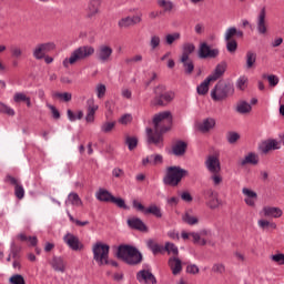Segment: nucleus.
Masks as SVG:
<instances>
[{
    "label": "nucleus",
    "instance_id": "obj_1",
    "mask_svg": "<svg viewBox=\"0 0 284 284\" xmlns=\"http://www.w3.org/2000/svg\"><path fill=\"white\" fill-rule=\"evenodd\" d=\"M154 131L150 128L146 129V143L149 145H156L163 148V134L170 132L172 128V112L164 111L153 116Z\"/></svg>",
    "mask_w": 284,
    "mask_h": 284
},
{
    "label": "nucleus",
    "instance_id": "obj_2",
    "mask_svg": "<svg viewBox=\"0 0 284 284\" xmlns=\"http://www.w3.org/2000/svg\"><path fill=\"white\" fill-rule=\"evenodd\" d=\"M116 258L134 267L135 265H141L143 263V254L136 246L130 244H121L118 246V251L115 253Z\"/></svg>",
    "mask_w": 284,
    "mask_h": 284
},
{
    "label": "nucleus",
    "instance_id": "obj_3",
    "mask_svg": "<svg viewBox=\"0 0 284 284\" xmlns=\"http://www.w3.org/2000/svg\"><path fill=\"white\" fill-rule=\"evenodd\" d=\"M154 98L151 100V108H165L174 101L176 93L174 91H168V87L164 84H158L153 88Z\"/></svg>",
    "mask_w": 284,
    "mask_h": 284
},
{
    "label": "nucleus",
    "instance_id": "obj_4",
    "mask_svg": "<svg viewBox=\"0 0 284 284\" xmlns=\"http://www.w3.org/2000/svg\"><path fill=\"white\" fill-rule=\"evenodd\" d=\"M94 52V47L90 44L81 45L72 51L70 58H65L62 61V65L64 68H70V65H74V63H79V61H85V59H90V57H93Z\"/></svg>",
    "mask_w": 284,
    "mask_h": 284
},
{
    "label": "nucleus",
    "instance_id": "obj_5",
    "mask_svg": "<svg viewBox=\"0 0 284 284\" xmlns=\"http://www.w3.org/2000/svg\"><path fill=\"white\" fill-rule=\"evenodd\" d=\"M189 174L190 172L180 165L168 166L163 178V183L170 187H176Z\"/></svg>",
    "mask_w": 284,
    "mask_h": 284
},
{
    "label": "nucleus",
    "instance_id": "obj_6",
    "mask_svg": "<svg viewBox=\"0 0 284 284\" xmlns=\"http://www.w3.org/2000/svg\"><path fill=\"white\" fill-rule=\"evenodd\" d=\"M93 261L101 267L110 265V245L97 242L92 247Z\"/></svg>",
    "mask_w": 284,
    "mask_h": 284
},
{
    "label": "nucleus",
    "instance_id": "obj_7",
    "mask_svg": "<svg viewBox=\"0 0 284 284\" xmlns=\"http://www.w3.org/2000/svg\"><path fill=\"white\" fill-rule=\"evenodd\" d=\"M232 94H234V84L220 81L212 89L211 99L213 101H224V99L232 97Z\"/></svg>",
    "mask_w": 284,
    "mask_h": 284
},
{
    "label": "nucleus",
    "instance_id": "obj_8",
    "mask_svg": "<svg viewBox=\"0 0 284 284\" xmlns=\"http://www.w3.org/2000/svg\"><path fill=\"white\" fill-rule=\"evenodd\" d=\"M221 54V51L216 48L211 49L207 42L200 43L197 57L199 59H216Z\"/></svg>",
    "mask_w": 284,
    "mask_h": 284
},
{
    "label": "nucleus",
    "instance_id": "obj_9",
    "mask_svg": "<svg viewBox=\"0 0 284 284\" xmlns=\"http://www.w3.org/2000/svg\"><path fill=\"white\" fill-rule=\"evenodd\" d=\"M63 241L70 250L73 252H81L83 250V243H81V240H79V236L72 234V233H67L63 236Z\"/></svg>",
    "mask_w": 284,
    "mask_h": 284
},
{
    "label": "nucleus",
    "instance_id": "obj_10",
    "mask_svg": "<svg viewBox=\"0 0 284 284\" xmlns=\"http://www.w3.org/2000/svg\"><path fill=\"white\" fill-rule=\"evenodd\" d=\"M204 165L211 174H221V160L216 155H209Z\"/></svg>",
    "mask_w": 284,
    "mask_h": 284
},
{
    "label": "nucleus",
    "instance_id": "obj_11",
    "mask_svg": "<svg viewBox=\"0 0 284 284\" xmlns=\"http://www.w3.org/2000/svg\"><path fill=\"white\" fill-rule=\"evenodd\" d=\"M203 196L206 201V205L211 207V210H216L221 202L219 201V193L214 192L212 189H206L203 191Z\"/></svg>",
    "mask_w": 284,
    "mask_h": 284
},
{
    "label": "nucleus",
    "instance_id": "obj_12",
    "mask_svg": "<svg viewBox=\"0 0 284 284\" xmlns=\"http://www.w3.org/2000/svg\"><path fill=\"white\" fill-rule=\"evenodd\" d=\"M51 50H54V43L52 42L38 44L33 50V57L38 61H41V59H45V53L50 52Z\"/></svg>",
    "mask_w": 284,
    "mask_h": 284
},
{
    "label": "nucleus",
    "instance_id": "obj_13",
    "mask_svg": "<svg viewBox=\"0 0 284 284\" xmlns=\"http://www.w3.org/2000/svg\"><path fill=\"white\" fill-rule=\"evenodd\" d=\"M113 50L110 45L102 44L97 51V59L100 63H108L112 57Z\"/></svg>",
    "mask_w": 284,
    "mask_h": 284
},
{
    "label": "nucleus",
    "instance_id": "obj_14",
    "mask_svg": "<svg viewBox=\"0 0 284 284\" xmlns=\"http://www.w3.org/2000/svg\"><path fill=\"white\" fill-rule=\"evenodd\" d=\"M267 17V12L265 11V7H263L257 16L256 28L258 34H267V23L265 22V18Z\"/></svg>",
    "mask_w": 284,
    "mask_h": 284
},
{
    "label": "nucleus",
    "instance_id": "obj_15",
    "mask_svg": "<svg viewBox=\"0 0 284 284\" xmlns=\"http://www.w3.org/2000/svg\"><path fill=\"white\" fill-rule=\"evenodd\" d=\"M97 110H99V105L94 104L93 98L87 100V123H94V115L97 114Z\"/></svg>",
    "mask_w": 284,
    "mask_h": 284
},
{
    "label": "nucleus",
    "instance_id": "obj_16",
    "mask_svg": "<svg viewBox=\"0 0 284 284\" xmlns=\"http://www.w3.org/2000/svg\"><path fill=\"white\" fill-rule=\"evenodd\" d=\"M141 21H143L141 16L125 17L119 20L118 26L120 29L131 28V26H136L141 23Z\"/></svg>",
    "mask_w": 284,
    "mask_h": 284
},
{
    "label": "nucleus",
    "instance_id": "obj_17",
    "mask_svg": "<svg viewBox=\"0 0 284 284\" xmlns=\"http://www.w3.org/2000/svg\"><path fill=\"white\" fill-rule=\"evenodd\" d=\"M136 281L139 283H151V284H156V277L152 272L148 270H141L136 273Z\"/></svg>",
    "mask_w": 284,
    "mask_h": 284
},
{
    "label": "nucleus",
    "instance_id": "obj_18",
    "mask_svg": "<svg viewBox=\"0 0 284 284\" xmlns=\"http://www.w3.org/2000/svg\"><path fill=\"white\" fill-rule=\"evenodd\" d=\"M227 71V62L222 61L219 64H216L214 71L207 77L210 80L219 81L223 74Z\"/></svg>",
    "mask_w": 284,
    "mask_h": 284
},
{
    "label": "nucleus",
    "instance_id": "obj_19",
    "mask_svg": "<svg viewBox=\"0 0 284 284\" xmlns=\"http://www.w3.org/2000/svg\"><path fill=\"white\" fill-rule=\"evenodd\" d=\"M126 225L131 230H138V232H148V225L143 222V220L139 217H130L126 221Z\"/></svg>",
    "mask_w": 284,
    "mask_h": 284
},
{
    "label": "nucleus",
    "instance_id": "obj_20",
    "mask_svg": "<svg viewBox=\"0 0 284 284\" xmlns=\"http://www.w3.org/2000/svg\"><path fill=\"white\" fill-rule=\"evenodd\" d=\"M168 263L173 276H179L183 272V262L179 257H170Z\"/></svg>",
    "mask_w": 284,
    "mask_h": 284
},
{
    "label": "nucleus",
    "instance_id": "obj_21",
    "mask_svg": "<svg viewBox=\"0 0 284 284\" xmlns=\"http://www.w3.org/2000/svg\"><path fill=\"white\" fill-rule=\"evenodd\" d=\"M261 214L266 219H278L280 216H283V211L274 206H264Z\"/></svg>",
    "mask_w": 284,
    "mask_h": 284
},
{
    "label": "nucleus",
    "instance_id": "obj_22",
    "mask_svg": "<svg viewBox=\"0 0 284 284\" xmlns=\"http://www.w3.org/2000/svg\"><path fill=\"white\" fill-rule=\"evenodd\" d=\"M271 150H281V143L276 140H267L262 142V145H260L262 154H267Z\"/></svg>",
    "mask_w": 284,
    "mask_h": 284
},
{
    "label": "nucleus",
    "instance_id": "obj_23",
    "mask_svg": "<svg viewBox=\"0 0 284 284\" xmlns=\"http://www.w3.org/2000/svg\"><path fill=\"white\" fill-rule=\"evenodd\" d=\"M185 152H187V143L185 141L179 140L172 146V154H174V156H184Z\"/></svg>",
    "mask_w": 284,
    "mask_h": 284
},
{
    "label": "nucleus",
    "instance_id": "obj_24",
    "mask_svg": "<svg viewBox=\"0 0 284 284\" xmlns=\"http://www.w3.org/2000/svg\"><path fill=\"white\" fill-rule=\"evenodd\" d=\"M51 267L54 270V272H65V260L61 256H53L50 262Z\"/></svg>",
    "mask_w": 284,
    "mask_h": 284
},
{
    "label": "nucleus",
    "instance_id": "obj_25",
    "mask_svg": "<svg viewBox=\"0 0 284 284\" xmlns=\"http://www.w3.org/2000/svg\"><path fill=\"white\" fill-rule=\"evenodd\" d=\"M196 50V45L192 42H185L182 47V55L180 61H187L190 59V54L194 53Z\"/></svg>",
    "mask_w": 284,
    "mask_h": 284
},
{
    "label": "nucleus",
    "instance_id": "obj_26",
    "mask_svg": "<svg viewBox=\"0 0 284 284\" xmlns=\"http://www.w3.org/2000/svg\"><path fill=\"white\" fill-rule=\"evenodd\" d=\"M95 197L102 203H112L114 195H112V193L105 189H99V191L95 193Z\"/></svg>",
    "mask_w": 284,
    "mask_h": 284
},
{
    "label": "nucleus",
    "instance_id": "obj_27",
    "mask_svg": "<svg viewBox=\"0 0 284 284\" xmlns=\"http://www.w3.org/2000/svg\"><path fill=\"white\" fill-rule=\"evenodd\" d=\"M216 126V120L214 118H206L199 125L200 132H210V130H214Z\"/></svg>",
    "mask_w": 284,
    "mask_h": 284
},
{
    "label": "nucleus",
    "instance_id": "obj_28",
    "mask_svg": "<svg viewBox=\"0 0 284 284\" xmlns=\"http://www.w3.org/2000/svg\"><path fill=\"white\" fill-rule=\"evenodd\" d=\"M258 165V155L254 152H250L243 160L240 161V165L245 166V165Z\"/></svg>",
    "mask_w": 284,
    "mask_h": 284
},
{
    "label": "nucleus",
    "instance_id": "obj_29",
    "mask_svg": "<svg viewBox=\"0 0 284 284\" xmlns=\"http://www.w3.org/2000/svg\"><path fill=\"white\" fill-rule=\"evenodd\" d=\"M212 82H213L212 80L206 78L200 85H197L196 88L197 94H200L201 97H205V94L210 92V83Z\"/></svg>",
    "mask_w": 284,
    "mask_h": 284
},
{
    "label": "nucleus",
    "instance_id": "obj_30",
    "mask_svg": "<svg viewBox=\"0 0 284 284\" xmlns=\"http://www.w3.org/2000/svg\"><path fill=\"white\" fill-rule=\"evenodd\" d=\"M235 110L239 114H248V112H252V105L247 101L242 100L237 102Z\"/></svg>",
    "mask_w": 284,
    "mask_h": 284
},
{
    "label": "nucleus",
    "instance_id": "obj_31",
    "mask_svg": "<svg viewBox=\"0 0 284 284\" xmlns=\"http://www.w3.org/2000/svg\"><path fill=\"white\" fill-rule=\"evenodd\" d=\"M158 7L162 8L163 12H172L174 2L172 0H156Z\"/></svg>",
    "mask_w": 284,
    "mask_h": 284
},
{
    "label": "nucleus",
    "instance_id": "obj_32",
    "mask_svg": "<svg viewBox=\"0 0 284 284\" xmlns=\"http://www.w3.org/2000/svg\"><path fill=\"white\" fill-rule=\"evenodd\" d=\"M182 221L183 223H186V225H196L199 223V217L193 216L192 210H189L182 215Z\"/></svg>",
    "mask_w": 284,
    "mask_h": 284
},
{
    "label": "nucleus",
    "instance_id": "obj_33",
    "mask_svg": "<svg viewBox=\"0 0 284 284\" xmlns=\"http://www.w3.org/2000/svg\"><path fill=\"white\" fill-rule=\"evenodd\" d=\"M146 247H149L151 250L152 254H154V255L161 254V252H164V246L154 242V240H149L146 242Z\"/></svg>",
    "mask_w": 284,
    "mask_h": 284
},
{
    "label": "nucleus",
    "instance_id": "obj_34",
    "mask_svg": "<svg viewBox=\"0 0 284 284\" xmlns=\"http://www.w3.org/2000/svg\"><path fill=\"white\" fill-rule=\"evenodd\" d=\"M152 214L155 219H162L163 212H161V207L156 206V204H152L146 207L145 215Z\"/></svg>",
    "mask_w": 284,
    "mask_h": 284
},
{
    "label": "nucleus",
    "instance_id": "obj_35",
    "mask_svg": "<svg viewBox=\"0 0 284 284\" xmlns=\"http://www.w3.org/2000/svg\"><path fill=\"white\" fill-rule=\"evenodd\" d=\"M246 70H252L256 63V53L253 51H247L246 52Z\"/></svg>",
    "mask_w": 284,
    "mask_h": 284
},
{
    "label": "nucleus",
    "instance_id": "obj_36",
    "mask_svg": "<svg viewBox=\"0 0 284 284\" xmlns=\"http://www.w3.org/2000/svg\"><path fill=\"white\" fill-rule=\"evenodd\" d=\"M125 145H128L130 152L136 150V146L139 145V139L136 136H130L128 135L124 140Z\"/></svg>",
    "mask_w": 284,
    "mask_h": 284
},
{
    "label": "nucleus",
    "instance_id": "obj_37",
    "mask_svg": "<svg viewBox=\"0 0 284 284\" xmlns=\"http://www.w3.org/2000/svg\"><path fill=\"white\" fill-rule=\"evenodd\" d=\"M164 252L168 254H173V257H179V246L172 242H166L164 245Z\"/></svg>",
    "mask_w": 284,
    "mask_h": 284
},
{
    "label": "nucleus",
    "instance_id": "obj_38",
    "mask_svg": "<svg viewBox=\"0 0 284 284\" xmlns=\"http://www.w3.org/2000/svg\"><path fill=\"white\" fill-rule=\"evenodd\" d=\"M68 201L71 202V205H75L77 207H80V205H83V201H81L79 193L71 192L68 195Z\"/></svg>",
    "mask_w": 284,
    "mask_h": 284
},
{
    "label": "nucleus",
    "instance_id": "obj_39",
    "mask_svg": "<svg viewBox=\"0 0 284 284\" xmlns=\"http://www.w3.org/2000/svg\"><path fill=\"white\" fill-rule=\"evenodd\" d=\"M99 14V2L98 1H92L89 4V13H88V19H92V17H97Z\"/></svg>",
    "mask_w": 284,
    "mask_h": 284
},
{
    "label": "nucleus",
    "instance_id": "obj_40",
    "mask_svg": "<svg viewBox=\"0 0 284 284\" xmlns=\"http://www.w3.org/2000/svg\"><path fill=\"white\" fill-rule=\"evenodd\" d=\"M180 39H181V33L173 32V33L166 34L164 41L166 45H172L175 41H179Z\"/></svg>",
    "mask_w": 284,
    "mask_h": 284
},
{
    "label": "nucleus",
    "instance_id": "obj_41",
    "mask_svg": "<svg viewBox=\"0 0 284 284\" xmlns=\"http://www.w3.org/2000/svg\"><path fill=\"white\" fill-rule=\"evenodd\" d=\"M53 99H60V101H64V103H69V101H72V93L70 92H55L52 94Z\"/></svg>",
    "mask_w": 284,
    "mask_h": 284
},
{
    "label": "nucleus",
    "instance_id": "obj_42",
    "mask_svg": "<svg viewBox=\"0 0 284 284\" xmlns=\"http://www.w3.org/2000/svg\"><path fill=\"white\" fill-rule=\"evenodd\" d=\"M185 74H192L194 72V62L190 58L185 61H181Z\"/></svg>",
    "mask_w": 284,
    "mask_h": 284
},
{
    "label": "nucleus",
    "instance_id": "obj_43",
    "mask_svg": "<svg viewBox=\"0 0 284 284\" xmlns=\"http://www.w3.org/2000/svg\"><path fill=\"white\" fill-rule=\"evenodd\" d=\"M257 225L262 229V230H276V224L272 223L267 220H258Z\"/></svg>",
    "mask_w": 284,
    "mask_h": 284
},
{
    "label": "nucleus",
    "instance_id": "obj_44",
    "mask_svg": "<svg viewBox=\"0 0 284 284\" xmlns=\"http://www.w3.org/2000/svg\"><path fill=\"white\" fill-rule=\"evenodd\" d=\"M226 41V50L230 54H234L236 50H239V42L236 40H225Z\"/></svg>",
    "mask_w": 284,
    "mask_h": 284
},
{
    "label": "nucleus",
    "instance_id": "obj_45",
    "mask_svg": "<svg viewBox=\"0 0 284 284\" xmlns=\"http://www.w3.org/2000/svg\"><path fill=\"white\" fill-rule=\"evenodd\" d=\"M111 203H114L121 210H130V206L125 204V200L113 196Z\"/></svg>",
    "mask_w": 284,
    "mask_h": 284
},
{
    "label": "nucleus",
    "instance_id": "obj_46",
    "mask_svg": "<svg viewBox=\"0 0 284 284\" xmlns=\"http://www.w3.org/2000/svg\"><path fill=\"white\" fill-rule=\"evenodd\" d=\"M239 139H241V134H239L237 132L231 131L226 134V141L231 145H234V143H236Z\"/></svg>",
    "mask_w": 284,
    "mask_h": 284
},
{
    "label": "nucleus",
    "instance_id": "obj_47",
    "mask_svg": "<svg viewBox=\"0 0 284 284\" xmlns=\"http://www.w3.org/2000/svg\"><path fill=\"white\" fill-rule=\"evenodd\" d=\"M191 236L195 245H207V241H205V239H201V234L196 232H192Z\"/></svg>",
    "mask_w": 284,
    "mask_h": 284
},
{
    "label": "nucleus",
    "instance_id": "obj_48",
    "mask_svg": "<svg viewBox=\"0 0 284 284\" xmlns=\"http://www.w3.org/2000/svg\"><path fill=\"white\" fill-rule=\"evenodd\" d=\"M234 37H236V27H230L224 34V41L234 40Z\"/></svg>",
    "mask_w": 284,
    "mask_h": 284
},
{
    "label": "nucleus",
    "instance_id": "obj_49",
    "mask_svg": "<svg viewBox=\"0 0 284 284\" xmlns=\"http://www.w3.org/2000/svg\"><path fill=\"white\" fill-rule=\"evenodd\" d=\"M262 79H266L268 81L271 88H276V85H278V77H276V75L263 74Z\"/></svg>",
    "mask_w": 284,
    "mask_h": 284
},
{
    "label": "nucleus",
    "instance_id": "obj_50",
    "mask_svg": "<svg viewBox=\"0 0 284 284\" xmlns=\"http://www.w3.org/2000/svg\"><path fill=\"white\" fill-rule=\"evenodd\" d=\"M9 283L11 284H26V278L21 274H14L10 277Z\"/></svg>",
    "mask_w": 284,
    "mask_h": 284
},
{
    "label": "nucleus",
    "instance_id": "obj_51",
    "mask_svg": "<svg viewBox=\"0 0 284 284\" xmlns=\"http://www.w3.org/2000/svg\"><path fill=\"white\" fill-rule=\"evenodd\" d=\"M114 125H116V122H104L101 125V132L108 134V132H112V130H114Z\"/></svg>",
    "mask_w": 284,
    "mask_h": 284
},
{
    "label": "nucleus",
    "instance_id": "obj_52",
    "mask_svg": "<svg viewBox=\"0 0 284 284\" xmlns=\"http://www.w3.org/2000/svg\"><path fill=\"white\" fill-rule=\"evenodd\" d=\"M150 159V165H161V163H163V155L161 154H152Z\"/></svg>",
    "mask_w": 284,
    "mask_h": 284
},
{
    "label": "nucleus",
    "instance_id": "obj_53",
    "mask_svg": "<svg viewBox=\"0 0 284 284\" xmlns=\"http://www.w3.org/2000/svg\"><path fill=\"white\" fill-rule=\"evenodd\" d=\"M212 272H214V274H225V264L223 263L213 264Z\"/></svg>",
    "mask_w": 284,
    "mask_h": 284
},
{
    "label": "nucleus",
    "instance_id": "obj_54",
    "mask_svg": "<svg viewBox=\"0 0 284 284\" xmlns=\"http://www.w3.org/2000/svg\"><path fill=\"white\" fill-rule=\"evenodd\" d=\"M11 57L13 59H21L23 57V50L20 47H11Z\"/></svg>",
    "mask_w": 284,
    "mask_h": 284
},
{
    "label": "nucleus",
    "instance_id": "obj_55",
    "mask_svg": "<svg viewBox=\"0 0 284 284\" xmlns=\"http://www.w3.org/2000/svg\"><path fill=\"white\" fill-rule=\"evenodd\" d=\"M0 105H1L0 112H2V114H8V116H14L16 114L14 109L6 105L3 102L0 103Z\"/></svg>",
    "mask_w": 284,
    "mask_h": 284
},
{
    "label": "nucleus",
    "instance_id": "obj_56",
    "mask_svg": "<svg viewBox=\"0 0 284 284\" xmlns=\"http://www.w3.org/2000/svg\"><path fill=\"white\" fill-rule=\"evenodd\" d=\"M14 194L21 201V199H23V196H26V190L23 189V185H20V184L16 185Z\"/></svg>",
    "mask_w": 284,
    "mask_h": 284
},
{
    "label": "nucleus",
    "instance_id": "obj_57",
    "mask_svg": "<svg viewBox=\"0 0 284 284\" xmlns=\"http://www.w3.org/2000/svg\"><path fill=\"white\" fill-rule=\"evenodd\" d=\"M133 210H136V212H142V214H145L148 211V207H145L141 202L134 200L132 204Z\"/></svg>",
    "mask_w": 284,
    "mask_h": 284
},
{
    "label": "nucleus",
    "instance_id": "obj_58",
    "mask_svg": "<svg viewBox=\"0 0 284 284\" xmlns=\"http://www.w3.org/2000/svg\"><path fill=\"white\" fill-rule=\"evenodd\" d=\"M150 45L152 50H156L161 45V38L159 36H152L150 40Z\"/></svg>",
    "mask_w": 284,
    "mask_h": 284
},
{
    "label": "nucleus",
    "instance_id": "obj_59",
    "mask_svg": "<svg viewBox=\"0 0 284 284\" xmlns=\"http://www.w3.org/2000/svg\"><path fill=\"white\" fill-rule=\"evenodd\" d=\"M271 261H273V263H277V265H284V254L278 253L275 255H271Z\"/></svg>",
    "mask_w": 284,
    "mask_h": 284
},
{
    "label": "nucleus",
    "instance_id": "obj_60",
    "mask_svg": "<svg viewBox=\"0 0 284 284\" xmlns=\"http://www.w3.org/2000/svg\"><path fill=\"white\" fill-rule=\"evenodd\" d=\"M98 99L105 97L106 88L105 84H98L95 88Z\"/></svg>",
    "mask_w": 284,
    "mask_h": 284
},
{
    "label": "nucleus",
    "instance_id": "obj_61",
    "mask_svg": "<svg viewBox=\"0 0 284 284\" xmlns=\"http://www.w3.org/2000/svg\"><path fill=\"white\" fill-rule=\"evenodd\" d=\"M119 123L121 125H128V123H132V114L125 113L119 119Z\"/></svg>",
    "mask_w": 284,
    "mask_h": 284
},
{
    "label": "nucleus",
    "instance_id": "obj_62",
    "mask_svg": "<svg viewBox=\"0 0 284 284\" xmlns=\"http://www.w3.org/2000/svg\"><path fill=\"white\" fill-rule=\"evenodd\" d=\"M242 193L244 194V196H246V199H258V195L256 194V192L247 187L242 189Z\"/></svg>",
    "mask_w": 284,
    "mask_h": 284
},
{
    "label": "nucleus",
    "instance_id": "obj_63",
    "mask_svg": "<svg viewBox=\"0 0 284 284\" xmlns=\"http://www.w3.org/2000/svg\"><path fill=\"white\" fill-rule=\"evenodd\" d=\"M245 83H247L246 77H240L236 81V88L239 90H245Z\"/></svg>",
    "mask_w": 284,
    "mask_h": 284
},
{
    "label": "nucleus",
    "instance_id": "obj_64",
    "mask_svg": "<svg viewBox=\"0 0 284 284\" xmlns=\"http://www.w3.org/2000/svg\"><path fill=\"white\" fill-rule=\"evenodd\" d=\"M27 99L28 97L26 95V93L18 92L13 95V101L16 103H21V101L26 102Z\"/></svg>",
    "mask_w": 284,
    "mask_h": 284
}]
</instances>
